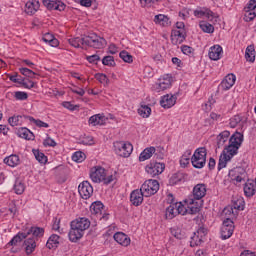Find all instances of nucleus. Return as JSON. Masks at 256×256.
<instances>
[{"label": "nucleus", "mask_w": 256, "mask_h": 256, "mask_svg": "<svg viewBox=\"0 0 256 256\" xmlns=\"http://www.w3.org/2000/svg\"><path fill=\"white\" fill-rule=\"evenodd\" d=\"M90 179L93 181V183H104V185H109L110 183H113L115 176L109 175L107 176V172L105 171V168L101 166H95L91 168L90 170Z\"/></svg>", "instance_id": "1"}, {"label": "nucleus", "mask_w": 256, "mask_h": 256, "mask_svg": "<svg viewBox=\"0 0 256 256\" xmlns=\"http://www.w3.org/2000/svg\"><path fill=\"white\" fill-rule=\"evenodd\" d=\"M191 163L194 169H203L207 163V148H197L191 157Z\"/></svg>", "instance_id": "2"}, {"label": "nucleus", "mask_w": 256, "mask_h": 256, "mask_svg": "<svg viewBox=\"0 0 256 256\" xmlns=\"http://www.w3.org/2000/svg\"><path fill=\"white\" fill-rule=\"evenodd\" d=\"M83 41L86 47H93V49H101L107 43L103 37L97 36L95 33L84 36Z\"/></svg>", "instance_id": "3"}, {"label": "nucleus", "mask_w": 256, "mask_h": 256, "mask_svg": "<svg viewBox=\"0 0 256 256\" xmlns=\"http://www.w3.org/2000/svg\"><path fill=\"white\" fill-rule=\"evenodd\" d=\"M207 195V185L197 184L193 188V198L189 197L187 202L189 205H195V201H201Z\"/></svg>", "instance_id": "4"}, {"label": "nucleus", "mask_w": 256, "mask_h": 256, "mask_svg": "<svg viewBox=\"0 0 256 256\" xmlns=\"http://www.w3.org/2000/svg\"><path fill=\"white\" fill-rule=\"evenodd\" d=\"M140 189L144 197H151V195H155L159 191V181L153 179L146 180Z\"/></svg>", "instance_id": "5"}, {"label": "nucleus", "mask_w": 256, "mask_h": 256, "mask_svg": "<svg viewBox=\"0 0 256 256\" xmlns=\"http://www.w3.org/2000/svg\"><path fill=\"white\" fill-rule=\"evenodd\" d=\"M114 151L119 157H130L131 153H133V145L125 142H115Z\"/></svg>", "instance_id": "6"}, {"label": "nucleus", "mask_w": 256, "mask_h": 256, "mask_svg": "<svg viewBox=\"0 0 256 256\" xmlns=\"http://www.w3.org/2000/svg\"><path fill=\"white\" fill-rule=\"evenodd\" d=\"M233 231H235V225L233 223V220L231 218H226L223 223L220 230L221 233V239L226 240L229 239L233 235Z\"/></svg>", "instance_id": "7"}, {"label": "nucleus", "mask_w": 256, "mask_h": 256, "mask_svg": "<svg viewBox=\"0 0 256 256\" xmlns=\"http://www.w3.org/2000/svg\"><path fill=\"white\" fill-rule=\"evenodd\" d=\"M145 170L150 177H157V175H161L165 171V163L152 161L146 166Z\"/></svg>", "instance_id": "8"}, {"label": "nucleus", "mask_w": 256, "mask_h": 256, "mask_svg": "<svg viewBox=\"0 0 256 256\" xmlns=\"http://www.w3.org/2000/svg\"><path fill=\"white\" fill-rule=\"evenodd\" d=\"M78 193L82 199H89L93 195V186L89 181H83L78 186Z\"/></svg>", "instance_id": "9"}, {"label": "nucleus", "mask_w": 256, "mask_h": 256, "mask_svg": "<svg viewBox=\"0 0 256 256\" xmlns=\"http://www.w3.org/2000/svg\"><path fill=\"white\" fill-rule=\"evenodd\" d=\"M42 3L49 11H65V7H67L61 0H43Z\"/></svg>", "instance_id": "10"}, {"label": "nucleus", "mask_w": 256, "mask_h": 256, "mask_svg": "<svg viewBox=\"0 0 256 256\" xmlns=\"http://www.w3.org/2000/svg\"><path fill=\"white\" fill-rule=\"evenodd\" d=\"M70 227H75V229H79L85 233V231L91 227V221L85 217L78 218L71 222Z\"/></svg>", "instance_id": "11"}, {"label": "nucleus", "mask_w": 256, "mask_h": 256, "mask_svg": "<svg viewBox=\"0 0 256 256\" xmlns=\"http://www.w3.org/2000/svg\"><path fill=\"white\" fill-rule=\"evenodd\" d=\"M186 37L184 30L173 29L171 32V41L173 45H181Z\"/></svg>", "instance_id": "12"}, {"label": "nucleus", "mask_w": 256, "mask_h": 256, "mask_svg": "<svg viewBox=\"0 0 256 256\" xmlns=\"http://www.w3.org/2000/svg\"><path fill=\"white\" fill-rule=\"evenodd\" d=\"M143 197H145V194H143V191L140 189H136L131 192L130 194V202L134 207H139L143 203Z\"/></svg>", "instance_id": "13"}, {"label": "nucleus", "mask_w": 256, "mask_h": 256, "mask_svg": "<svg viewBox=\"0 0 256 256\" xmlns=\"http://www.w3.org/2000/svg\"><path fill=\"white\" fill-rule=\"evenodd\" d=\"M175 103H177V96L172 94H166L160 100V105L164 109H171Z\"/></svg>", "instance_id": "14"}, {"label": "nucleus", "mask_w": 256, "mask_h": 256, "mask_svg": "<svg viewBox=\"0 0 256 256\" xmlns=\"http://www.w3.org/2000/svg\"><path fill=\"white\" fill-rule=\"evenodd\" d=\"M237 77L234 74H228L221 82L220 89L222 91H229L233 85H235Z\"/></svg>", "instance_id": "15"}, {"label": "nucleus", "mask_w": 256, "mask_h": 256, "mask_svg": "<svg viewBox=\"0 0 256 256\" xmlns=\"http://www.w3.org/2000/svg\"><path fill=\"white\" fill-rule=\"evenodd\" d=\"M194 16L198 17V19H201L202 17H206L208 21H213V18L215 17V13L211 11L208 8H198L194 11Z\"/></svg>", "instance_id": "16"}, {"label": "nucleus", "mask_w": 256, "mask_h": 256, "mask_svg": "<svg viewBox=\"0 0 256 256\" xmlns=\"http://www.w3.org/2000/svg\"><path fill=\"white\" fill-rule=\"evenodd\" d=\"M70 231L68 233L69 240L72 243H77L79 239L83 238V235H85V232L83 230H79V228H75V226H70Z\"/></svg>", "instance_id": "17"}, {"label": "nucleus", "mask_w": 256, "mask_h": 256, "mask_svg": "<svg viewBox=\"0 0 256 256\" xmlns=\"http://www.w3.org/2000/svg\"><path fill=\"white\" fill-rule=\"evenodd\" d=\"M114 240L116 243H119V245H122V247H129V245H131V238L123 232L115 233Z\"/></svg>", "instance_id": "18"}, {"label": "nucleus", "mask_w": 256, "mask_h": 256, "mask_svg": "<svg viewBox=\"0 0 256 256\" xmlns=\"http://www.w3.org/2000/svg\"><path fill=\"white\" fill-rule=\"evenodd\" d=\"M194 237H192L193 242H190L191 247H195L197 245H201V243L203 242V237H205V235H207V230L205 229V227H200L197 232L194 233Z\"/></svg>", "instance_id": "19"}, {"label": "nucleus", "mask_w": 256, "mask_h": 256, "mask_svg": "<svg viewBox=\"0 0 256 256\" xmlns=\"http://www.w3.org/2000/svg\"><path fill=\"white\" fill-rule=\"evenodd\" d=\"M208 55L212 61H219V59H221V55H223V47L219 45L212 46Z\"/></svg>", "instance_id": "20"}, {"label": "nucleus", "mask_w": 256, "mask_h": 256, "mask_svg": "<svg viewBox=\"0 0 256 256\" xmlns=\"http://www.w3.org/2000/svg\"><path fill=\"white\" fill-rule=\"evenodd\" d=\"M239 147L237 144H233V142H229V145L225 146L222 154L227 155L230 159H233L235 155L239 153Z\"/></svg>", "instance_id": "21"}, {"label": "nucleus", "mask_w": 256, "mask_h": 256, "mask_svg": "<svg viewBox=\"0 0 256 256\" xmlns=\"http://www.w3.org/2000/svg\"><path fill=\"white\" fill-rule=\"evenodd\" d=\"M18 137H21L22 139H26V141H33L35 140V134L31 132L28 128L22 127L17 130Z\"/></svg>", "instance_id": "22"}, {"label": "nucleus", "mask_w": 256, "mask_h": 256, "mask_svg": "<svg viewBox=\"0 0 256 256\" xmlns=\"http://www.w3.org/2000/svg\"><path fill=\"white\" fill-rule=\"evenodd\" d=\"M105 205L101 203V201L93 202L90 206V211L92 215H97L98 217H101L103 215V209Z\"/></svg>", "instance_id": "23"}, {"label": "nucleus", "mask_w": 256, "mask_h": 256, "mask_svg": "<svg viewBox=\"0 0 256 256\" xmlns=\"http://www.w3.org/2000/svg\"><path fill=\"white\" fill-rule=\"evenodd\" d=\"M156 152L157 150L153 146L145 148L139 156V161H147V159H151Z\"/></svg>", "instance_id": "24"}, {"label": "nucleus", "mask_w": 256, "mask_h": 256, "mask_svg": "<svg viewBox=\"0 0 256 256\" xmlns=\"http://www.w3.org/2000/svg\"><path fill=\"white\" fill-rule=\"evenodd\" d=\"M229 135H231V132L225 130L217 136V149H221L229 141Z\"/></svg>", "instance_id": "25"}, {"label": "nucleus", "mask_w": 256, "mask_h": 256, "mask_svg": "<svg viewBox=\"0 0 256 256\" xmlns=\"http://www.w3.org/2000/svg\"><path fill=\"white\" fill-rule=\"evenodd\" d=\"M23 239H27V233L19 232L7 243L6 247H15L17 243H21Z\"/></svg>", "instance_id": "26"}, {"label": "nucleus", "mask_w": 256, "mask_h": 256, "mask_svg": "<svg viewBox=\"0 0 256 256\" xmlns=\"http://www.w3.org/2000/svg\"><path fill=\"white\" fill-rule=\"evenodd\" d=\"M24 246H25V252L26 255H31L33 251H35V247H37V243L35 242V238H28L24 241Z\"/></svg>", "instance_id": "27"}, {"label": "nucleus", "mask_w": 256, "mask_h": 256, "mask_svg": "<svg viewBox=\"0 0 256 256\" xmlns=\"http://www.w3.org/2000/svg\"><path fill=\"white\" fill-rule=\"evenodd\" d=\"M25 117H30V116H27V115H18V116H12L8 119V122L9 124L12 126V127H17V125H23V121L29 119V118H25Z\"/></svg>", "instance_id": "28"}, {"label": "nucleus", "mask_w": 256, "mask_h": 256, "mask_svg": "<svg viewBox=\"0 0 256 256\" xmlns=\"http://www.w3.org/2000/svg\"><path fill=\"white\" fill-rule=\"evenodd\" d=\"M59 239V235L52 234L46 243L47 249H57V247L59 246Z\"/></svg>", "instance_id": "29"}, {"label": "nucleus", "mask_w": 256, "mask_h": 256, "mask_svg": "<svg viewBox=\"0 0 256 256\" xmlns=\"http://www.w3.org/2000/svg\"><path fill=\"white\" fill-rule=\"evenodd\" d=\"M4 163L8 165L9 167H17L19 163H21V160L16 154H12L6 158H4Z\"/></svg>", "instance_id": "30"}, {"label": "nucleus", "mask_w": 256, "mask_h": 256, "mask_svg": "<svg viewBox=\"0 0 256 256\" xmlns=\"http://www.w3.org/2000/svg\"><path fill=\"white\" fill-rule=\"evenodd\" d=\"M25 233L27 237H29V235H33V237H43V235H45V229L33 226Z\"/></svg>", "instance_id": "31"}, {"label": "nucleus", "mask_w": 256, "mask_h": 256, "mask_svg": "<svg viewBox=\"0 0 256 256\" xmlns=\"http://www.w3.org/2000/svg\"><path fill=\"white\" fill-rule=\"evenodd\" d=\"M243 134L241 132L236 131L229 139V143H233L234 145H237L238 147H241L243 144Z\"/></svg>", "instance_id": "32"}, {"label": "nucleus", "mask_w": 256, "mask_h": 256, "mask_svg": "<svg viewBox=\"0 0 256 256\" xmlns=\"http://www.w3.org/2000/svg\"><path fill=\"white\" fill-rule=\"evenodd\" d=\"M244 194L246 197L251 198L255 195V183L253 182H246L244 184Z\"/></svg>", "instance_id": "33"}, {"label": "nucleus", "mask_w": 256, "mask_h": 256, "mask_svg": "<svg viewBox=\"0 0 256 256\" xmlns=\"http://www.w3.org/2000/svg\"><path fill=\"white\" fill-rule=\"evenodd\" d=\"M245 59H246V61H249L250 63L255 62V46L254 45H249L246 48Z\"/></svg>", "instance_id": "34"}, {"label": "nucleus", "mask_w": 256, "mask_h": 256, "mask_svg": "<svg viewBox=\"0 0 256 256\" xmlns=\"http://www.w3.org/2000/svg\"><path fill=\"white\" fill-rule=\"evenodd\" d=\"M16 83L23 86L24 89H33V87H35V82L28 80V83H30V85H27V79L23 78L22 76L16 77Z\"/></svg>", "instance_id": "35"}, {"label": "nucleus", "mask_w": 256, "mask_h": 256, "mask_svg": "<svg viewBox=\"0 0 256 256\" xmlns=\"http://www.w3.org/2000/svg\"><path fill=\"white\" fill-rule=\"evenodd\" d=\"M154 22L158 25H162V27H167V25H169V17L158 14L154 17Z\"/></svg>", "instance_id": "36"}, {"label": "nucleus", "mask_w": 256, "mask_h": 256, "mask_svg": "<svg viewBox=\"0 0 256 256\" xmlns=\"http://www.w3.org/2000/svg\"><path fill=\"white\" fill-rule=\"evenodd\" d=\"M231 161V157L227 156V154H221L218 162V171L221 169H225L227 167V163Z\"/></svg>", "instance_id": "37"}, {"label": "nucleus", "mask_w": 256, "mask_h": 256, "mask_svg": "<svg viewBox=\"0 0 256 256\" xmlns=\"http://www.w3.org/2000/svg\"><path fill=\"white\" fill-rule=\"evenodd\" d=\"M32 153L35 156V159L36 161H38V163H42L43 165L47 163V157L43 152L39 151L38 149H33Z\"/></svg>", "instance_id": "38"}, {"label": "nucleus", "mask_w": 256, "mask_h": 256, "mask_svg": "<svg viewBox=\"0 0 256 256\" xmlns=\"http://www.w3.org/2000/svg\"><path fill=\"white\" fill-rule=\"evenodd\" d=\"M84 40H85V36L82 38L81 37L70 38L68 40V42L72 47L79 49V47H81V45H85Z\"/></svg>", "instance_id": "39"}, {"label": "nucleus", "mask_w": 256, "mask_h": 256, "mask_svg": "<svg viewBox=\"0 0 256 256\" xmlns=\"http://www.w3.org/2000/svg\"><path fill=\"white\" fill-rule=\"evenodd\" d=\"M231 208L236 209L237 211H243V209H245V200H243L242 197L233 200Z\"/></svg>", "instance_id": "40"}, {"label": "nucleus", "mask_w": 256, "mask_h": 256, "mask_svg": "<svg viewBox=\"0 0 256 256\" xmlns=\"http://www.w3.org/2000/svg\"><path fill=\"white\" fill-rule=\"evenodd\" d=\"M138 114L143 117V119H147V117L151 115V107L147 105H141V107L138 109Z\"/></svg>", "instance_id": "41"}, {"label": "nucleus", "mask_w": 256, "mask_h": 256, "mask_svg": "<svg viewBox=\"0 0 256 256\" xmlns=\"http://www.w3.org/2000/svg\"><path fill=\"white\" fill-rule=\"evenodd\" d=\"M200 29L204 33H214L215 32V27L212 24H209L208 22L202 21L200 22Z\"/></svg>", "instance_id": "42"}, {"label": "nucleus", "mask_w": 256, "mask_h": 256, "mask_svg": "<svg viewBox=\"0 0 256 256\" xmlns=\"http://www.w3.org/2000/svg\"><path fill=\"white\" fill-rule=\"evenodd\" d=\"M194 206H191L188 210V213L190 215H197V213H199V211H201V207H203V200L200 201V203L194 202V204H192Z\"/></svg>", "instance_id": "43"}, {"label": "nucleus", "mask_w": 256, "mask_h": 256, "mask_svg": "<svg viewBox=\"0 0 256 256\" xmlns=\"http://www.w3.org/2000/svg\"><path fill=\"white\" fill-rule=\"evenodd\" d=\"M102 64L107 67H116L117 66V63H115V58L110 55L103 57Z\"/></svg>", "instance_id": "44"}, {"label": "nucleus", "mask_w": 256, "mask_h": 256, "mask_svg": "<svg viewBox=\"0 0 256 256\" xmlns=\"http://www.w3.org/2000/svg\"><path fill=\"white\" fill-rule=\"evenodd\" d=\"M189 157H191V150L186 151V153L180 158L181 167H187L189 165V161H191Z\"/></svg>", "instance_id": "45"}, {"label": "nucleus", "mask_w": 256, "mask_h": 256, "mask_svg": "<svg viewBox=\"0 0 256 256\" xmlns=\"http://www.w3.org/2000/svg\"><path fill=\"white\" fill-rule=\"evenodd\" d=\"M119 57L124 63H133V56L125 50L120 52Z\"/></svg>", "instance_id": "46"}, {"label": "nucleus", "mask_w": 256, "mask_h": 256, "mask_svg": "<svg viewBox=\"0 0 256 256\" xmlns=\"http://www.w3.org/2000/svg\"><path fill=\"white\" fill-rule=\"evenodd\" d=\"M90 125H103V116L96 114L89 118Z\"/></svg>", "instance_id": "47"}, {"label": "nucleus", "mask_w": 256, "mask_h": 256, "mask_svg": "<svg viewBox=\"0 0 256 256\" xmlns=\"http://www.w3.org/2000/svg\"><path fill=\"white\" fill-rule=\"evenodd\" d=\"M20 73L29 79H35V75H37V73L33 72V70L29 68H20Z\"/></svg>", "instance_id": "48"}, {"label": "nucleus", "mask_w": 256, "mask_h": 256, "mask_svg": "<svg viewBox=\"0 0 256 256\" xmlns=\"http://www.w3.org/2000/svg\"><path fill=\"white\" fill-rule=\"evenodd\" d=\"M171 87V80L169 79H163L158 84V91H165L166 89H169Z\"/></svg>", "instance_id": "49"}, {"label": "nucleus", "mask_w": 256, "mask_h": 256, "mask_svg": "<svg viewBox=\"0 0 256 256\" xmlns=\"http://www.w3.org/2000/svg\"><path fill=\"white\" fill-rule=\"evenodd\" d=\"M14 191L17 195H22L25 191V184L17 180L14 184Z\"/></svg>", "instance_id": "50"}, {"label": "nucleus", "mask_w": 256, "mask_h": 256, "mask_svg": "<svg viewBox=\"0 0 256 256\" xmlns=\"http://www.w3.org/2000/svg\"><path fill=\"white\" fill-rule=\"evenodd\" d=\"M25 118L28 119V121H30L31 123H35V125L37 127H45V128L49 127L48 123H45V122L41 121L40 119H35L32 116H30V117L25 116Z\"/></svg>", "instance_id": "51"}, {"label": "nucleus", "mask_w": 256, "mask_h": 256, "mask_svg": "<svg viewBox=\"0 0 256 256\" xmlns=\"http://www.w3.org/2000/svg\"><path fill=\"white\" fill-rule=\"evenodd\" d=\"M175 213H179V209H175L173 206H169L166 209V219H174L175 218Z\"/></svg>", "instance_id": "52"}, {"label": "nucleus", "mask_w": 256, "mask_h": 256, "mask_svg": "<svg viewBox=\"0 0 256 256\" xmlns=\"http://www.w3.org/2000/svg\"><path fill=\"white\" fill-rule=\"evenodd\" d=\"M95 79H97V81H99V83H102L104 86L109 85V78H107V75L103 73L95 74Z\"/></svg>", "instance_id": "53"}, {"label": "nucleus", "mask_w": 256, "mask_h": 256, "mask_svg": "<svg viewBox=\"0 0 256 256\" xmlns=\"http://www.w3.org/2000/svg\"><path fill=\"white\" fill-rule=\"evenodd\" d=\"M85 157V153L78 151L72 155V161H75L76 163H83Z\"/></svg>", "instance_id": "54"}, {"label": "nucleus", "mask_w": 256, "mask_h": 256, "mask_svg": "<svg viewBox=\"0 0 256 256\" xmlns=\"http://www.w3.org/2000/svg\"><path fill=\"white\" fill-rule=\"evenodd\" d=\"M25 7V13H27V15H33L37 12V8L34 7L33 2H27Z\"/></svg>", "instance_id": "55"}, {"label": "nucleus", "mask_w": 256, "mask_h": 256, "mask_svg": "<svg viewBox=\"0 0 256 256\" xmlns=\"http://www.w3.org/2000/svg\"><path fill=\"white\" fill-rule=\"evenodd\" d=\"M14 97L17 101H26V99L29 98V94L23 91H17L15 92Z\"/></svg>", "instance_id": "56"}, {"label": "nucleus", "mask_w": 256, "mask_h": 256, "mask_svg": "<svg viewBox=\"0 0 256 256\" xmlns=\"http://www.w3.org/2000/svg\"><path fill=\"white\" fill-rule=\"evenodd\" d=\"M255 17H256L255 10L246 11V13L244 15V21H246V23H249L250 21H253V19H255Z\"/></svg>", "instance_id": "57"}, {"label": "nucleus", "mask_w": 256, "mask_h": 256, "mask_svg": "<svg viewBox=\"0 0 256 256\" xmlns=\"http://www.w3.org/2000/svg\"><path fill=\"white\" fill-rule=\"evenodd\" d=\"M222 215H224L226 219H231V217H233L235 213L233 212V208L231 206H227L223 209Z\"/></svg>", "instance_id": "58"}, {"label": "nucleus", "mask_w": 256, "mask_h": 256, "mask_svg": "<svg viewBox=\"0 0 256 256\" xmlns=\"http://www.w3.org/2000/svg\"><path fill=\"white\" fill-rule=\"evenodd\" d=\"M156 152L154 153V157L156 159H163L165 157V148L159 146L155 148Z\"/></svg>", "instance_id": "59"}, {"label": "nucleus", "mask_w": 256, "mask_h": 256, "mask_svg": "<svg viewBox=\"0 0 256 256\" xmlns=\"http://www.w3.org/2000/svg\"><path fill=\"white\" fill-rule=\"evenodd\" d=\"M240 121H242L241 116L235 115L233 118L230 119V127H232V129H235V127L239 125Z\"/></svg>", "instance_id": "60"}, {"label": "nucleus", "mask_w": 256, "mask_h": 256, "mask_svg": "<svg viewBox=\"0 0 256 256\" xmlns=\"http://www.w3.org/2000/svg\"><path fill=\"white\" fill-rule=\"evenodd\" d=\"M181 51L184 55H193V52L195 51V49H193V47L191 46L182 45Z\"/></svg>", "instance_id": "61"}, {"label": "nucleus", "mask_w": 256, "mask_h": 256, "mask_svg": "<svg viewBox=\"0 0 256 256\" xmlns=\"http://www.w3.org/2000/svg\"><path fill=\"white\" fill-rule=\"evenodd\" d=\"M43 145L44 147H57V142H55V140H53L51 137H47L43 141Z\"/></svg>", "instance_id": "62"}, {"label": "nucleus", "mask_w": 256, "mask_h": 256, "mask_svg": "<svg viewBox=\"0 0 256 256\" xmlns=\"http://www.w3.org/2000/svg\"><path fill=\"white\" fill-rule=\"evenodd\" d=\"M256 9V0H250L247 7L244 8L245 11H255Z\"/></svg>", "instance_id": "63"}, {"label": "nucleus", "mask_w": 256, "mask_h": 256, "mask_svg": "<svg viewBox=\"0 0 256 256\" xmlns=\"http://www.w3.org/2000/svg\"><path fill=\"white\" fill-rule=\"evenodd\" d=\"M180 181H181V174H174L170 178L171 185H177V183H179Z\"/></svg>", "instance_id": "64"}]
</instances>
